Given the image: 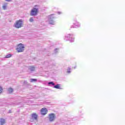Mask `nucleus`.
Here are the masks:
<instances>
[{
	"mask_svg": "<svg viewBox=\"0 0 125 125\" xmlns=\"http://www.w3.org/2000/svg\"><path fill=\"white\" fill-rule=\"evenodd\" d=\"M16 49L17 52H23L25 50V46L22 43H19L17 45Z\"/></svg>",
	"mask_w": 125,
	"mask_h": 125,
	"instance_id": "nucleus-1",
	"label": "nucleus"
},
{
	"mask_svg": "<svg viewBox=\"0 0 125 125\" xmlns=\"http://www.w3.org/2000/svg\"><path fill=\"white\" fill-rule=\"evenodd\" d=\"M55 17H54V14H51L48 17V21L49 24L51 25H55V21H54V19H55Z\"/></svg>",
	"mask_w": 125,
	"mask_h": 125,
	"instance_id": "nucleus-2",
	"label": "nucleus"
},
{
	"mask_svg": "<svg viewBox=\"0 0 125 125\" xmlns=\"http://www.w3.org/2000/svg\"><path fill=\"white\" fill-rule=\"evenodd\" d=\"M22 25H23V21L22 20H19L16 21V23L14 24V27L19 29V28L22 27Z\"/></svg>",
	"mask_w": 125,
	"mask_h": 125,
	"instance_id": "nucleus-3",
	"label": "nucleus"
},
{
	"mask_svg": "<svg viewBox=\"0 0 125 125\" xmlns=\"http://www.w3.org/2000/svg\"><path fill=\"white\" fill-rule=\"evenodd\" d=\"M38 12H39V8H33L31 10L30 15L31 16H37V15H38Z\"/></svg>",
	"mask_w": 125,
	"mask_h": 125,
	"instance_id": "nucleus-4",
	"label": "nucleus"
},
{
	"mask_svg": "<svg viewBox=\"0 0 125 125\" xmlns=\"http://www.w3.org/2000/svg\"><path fill=\"white\" fill-rule=\"evenodd\" d=\"M65 41H69L70 42H74V38H73V35L72 34H68L65 36L64 38Z\"/></svg>",
	"mask_w": 125,
	"mask_h": 125,
	"instance_id": "nucleus-5",
	"label": "nucleus"
},
{
	"mask_svg": "<svg viewBox=\"0 0 125 125\" xmlns=\"http://www.w3.org/2000/svg\"><path fill=\"white\" fill-rule=\"evenodd\" d=\"M49 121L50 123L52 122H54L55 119H56V116L54 113H50L48 115Z\"/></svg>",
	"mask_w": 125,
	"mask_h": 125,
	"instance_id": "nucleus-6",
	"label": "nucleus"
},
{
	"mask_svg": "<svg viewBox=\"0 0 125 125\" xmlns=\"http://www.w3.org/2000/svg\"><path fill=\"white\" fill-rule=\"evenodd\" d=\"M48 112V110L45 107H43L41 109V114L42 115V116H44L47 114V112Z\"/></svg>",
	"mask_w": 125,
	"mask_h": 125,
	"instance_id": "nucleus-7",
	"label": "nucleus"
},
{
	"mask_svg": "<svg viewBox=\"0 0 125 125\" xmlns=\"http://www.w3.org/2000/svg\"><path fill=\"white\" fill-rule=\"evenodd\" d=\"M75 22L73 23V25H72L71 26L70 28H80V27H81V24H80V23L77 22V21H75Z\"/></svg>",
	"mask_w": 125,
	"mask_h": 125,
	"instance_id": "nucleus-8",
	"label": "nucleus"
},
{
	"mask_svg": "<svg viewBox=\"0 0 125 125\" xmlns=\"http://www.w3.org/2000/svg\"><path fill=\"white\" fill-rule=\"evenodd\" d=\"M38 117L39 115L37 114V113H32L31 114V118L33 120H35V121H38Z\"/></svg>",
	"mask_w": 125,
	"mask_h": 125,
	"instance_id": "nucleus-9",
	"label": "nucleus"
},
{
	"mask_svg": "<svg viewBox=\"0 0 125 125\" xmlns=\"http://www.w3.org/2000/svg\"><path fill=\"white\" fill-rule=\"evenodd\" d=\"M54 88H56V89H62L61 87V85L60 84H58L54 86Z\"/></svg>",
	"mask_w": 125,
	"mask_h": 125,
	"instance_id": "nucleus-10",
	"label": "nucleus"
},
{
	"mask_svg": "<svg viewBox=\"0 0 125 125\" xmlns=\"http://www.w3.org/2000/svg\"><path fill=\"white\" fill-rule=\"evenodd\" d=\"M36 69L34 66H30L28 67V70H30L31 72H34Z\"/></svg>",
	"mask_w": 125,
	"mask_h": 125,
	"instance_id": "nucleus-11",
	"label": "nucleus"
},
{
	"mask_svg": "<svg viewBox=\"0 0 125 125\" xmlns=\"http://www.w3.org/2000/svg\"><path fill=\"white\" fill-rule=\"evenodd\" d=\"M5 123V120L3 118H1L0 120V124L1 125H3Z\"/></svg>",
	"mask_w": 125,
	"mask_h": 125,
	"instance_id": "nucleus-12",
	"label": "nucleus"
},
{
	"mask_svg": "<svg viewBox=\"0 0 125 125\" xmlns=\"http://www.w3.org/2000/svg\"><path fill=\"white\" fill-rule=\"evenodd\" d=\"M48 85L49 86H54L55 85V83H54L53 82H49L48 83Z\"/></svg>",
	"mask_w": 125,
	"mask_h": 125,
	"instance_id": "nucleus-13",
	"label": "nucleus"
},
{
	"mask_svg": "<svg viewBox=\"0 0 125 125\" xmlns=\"http://www.w3.org/2000/svg\"><path fill=\"white\" fill-rule=\"evenodd\" d=\"M7 92H8V93L10 94V93H12V92H13V89L11 87H10L7 90Z\"/></svg>",
	"mask_w": 125,
	"mask_h": 125,
	"instance_id": "nucleus-14",
	"label": "nucleus"
},
{
	"mask_svg": "<svg viewBox=\"0 0 125 125\" xmlns=\"http://www.w3.org/2000/svg\"><path fill=\"white\" fill-rule=\"evenodd\" d=\"M67 73V74H71V68L70 67H68Z\"/></svg>",
	"mask_w": 125,
	"mask_h": 125,
	"instance_id": "nucleus-15",
	"label": "nucleus"
},
{
	"mask_svg": "<svg viewBox=\"0 0 125 125\" xmlns=\"http://www.w3.org/2000/svg\"><path fill=\"white\" fill-rule=\"evenodd\" d=\"M10 57H11V54H7L5 56V58H10Z\"/></svg>",
	"mask_w": 125,
	"mask_h": 125,
	"instance_id": "nucleus-16",
	"label": "nucleus"
},
{
	"mask_svg": "<svg viewBox=\"0 0 125 125\" xmlns=\"http://www.w3.org/2000/svg\"><path fill=\"white\" fill-rule=\"evenodd\" d=\"M33 82H37V79H30V83H33Z\"/></svg>",
	"mask_w": 125,
	"mask_h": 125,
	"instance_id": "nucleus-17",
	"label": "nucleus"
},
{
	"mask_svg": "<svg viewBox=\"0 0 125 125\" xmlns=\"http://www.w3.org/2000/svg\"><path fill=\"white\" fill-rule=\"evenodd\" d=\"M23 84H24V85H28V84H29V83H28L27 82V81H24V82H23Z\"/></svg>",
	"mask_w": 125,
	"mask_h": 125,
	"instance_id": "nucleus-18",
	"label": "nucleus"
},
{
	"mask_svg": "<svg viewBox=\"0 0 125 125\" xmlns=\"http://www.w3.org/2000/svg\"><path fill=\"white\" fill-rule=\"evenodd\" d=\"M29 22H34V19L33 18H30V19H29Z\"/></svg>",
	"mask_w": 125,
	"mask_h": 125,
	"instance_id": "nucleus-19",
	"label": "nucleus"
},
{
	"mask_svg": "<svg viewBox=\"0 0 125 125\" xmlns=\"http://www.w3.org/2000/svg\"><path fill=\"white\" fill-rule=\"evenodd\" d=\"M2 90H3L2 87L1 86H0V93H1V92H2Z\"/></svg>",
	"mask_w": 125,
	"mask_h": 125,
	"instance_id": "nucleus-20",
	"label": "nucleus"
},
{
	"mask_svg": "<svg viewBox=\"0 0 125 125\" xmlns=\"http://www.w3.org/2000/svg\"><path fill=\"white\" fill-rule=\"evenodd\" d=\"M2 9H4V10H5V9H6V5H3L2 6Z\"/></svg>",
	"mask_w": 125,
	"mask_h": 125,
	"instance_id": "nucleus-21",
	"label": "nucleus"
},
{
	"mask_svg": "<svg viewBox=\"0 0 125 125\" xmlns=\"http://www.w3.org/2000/svg\"><path fill=\"white\" fill-rule=\"evenodd\" d=\"M57 50H58V48H56L55 49V53H56L57 52Z\"/></svg>",
	"mask_w": 125,
	"mask_h": 125,
	"instance_id": "nucleus-22",
	"label": "nucleus"
},
{
	"mask_svg": "<svg viewBox=\"0 0 125 125\" xmlns=\"http://www.w3.org/2000/svg\"><path fill=\"white\" fill-rule=\"evenodd\" d=\"M6 1H8V2H9V1H11V0H5Z\"/></svg>",
	"mask_w": 125,
	"mask_h": 125,
	"instance_id": "nucleus-23",
	"label": "nucleus"
},
{
	"mask_svg": "<svg viewBox=\"0 0 125 125\" xmlns=\"http://www.w3.org/2000/svg\"><path fill=\"white\" fill-rule=\"evenodd\" d=\"M58 14H61V12H58Z\"/></svg>",
	"mask_w": 125,
	"mask_h": 125,
	"instance_id": "nucleus-24",
	"label": "nucleus"
},
{
	"mask_svg": "<svg viewBox=\"0 0 125 125\" xmlns=\"http://www.w3.org/2000/svg\"><path fill=\"white\" fill-rule=\"evenodd\" d=\"M8 113H11V110H9Z\"/></svg>",
	"mask_w": 125,
	"mask_h": 125,
	"instance_id": "nucleus-25",
	"label": "nucleus"
},
{
	"mask_svg": "<svg viewBox=\"0 0 125 125\" xmlns=\"http://www.w3.org/2000/svg\"><path fill=\"white\" fill-rule=\"evenodd\" d=\"M74 69H76V68H77V66H74Z\"/></svg>",
	"mask_w": 125,
	"mask_h": 125,
	"instance_id": "nucleus-26",
	"label": "nucleus"
},
{
	"mask_svg": "<svg viewBox=\"0 0 125 125\" xmlns=\"http://www.w3.org/2000/svg\"><path fill=\"white\" fill-rule=\"evenodd\" d=\"M35 7H37V5H35Z\"/></svg>",
	"mask_w": 125,
	"mask_h": 125,
	"instance_id": "nucleus-27",
	"label": "nucleus"
}]
</instances>
